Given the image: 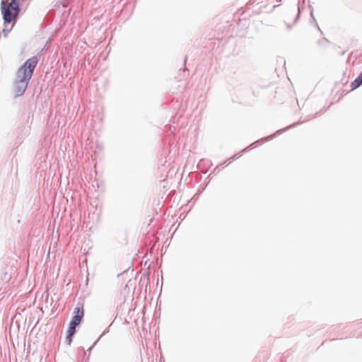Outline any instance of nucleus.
<instances>
[{"instance_id": "1", "label": "nucleus", "mask_w": 362, "mask_h": 362, "mask_svg": "<svg viewBox=\"0 0 362 362\" xmlns=\"http://www.w3.org/2000/svg\"><path fill=\"white\" fill-rule=\"evenodd\" d=\"M37 62L38 58L33 56L27 59L16 71L13 84L16 97L21 96L25 93Z\"/></svg>"}, {"instance_id": "2", "label": "nucleus", "mask_w": 362, "mask_h": 362, "mask_svg": "<svg viewBox=\"0 0 362 362\" xmlns=\"http://www.w3.org/2000/svg\"><path fill=\"white\" fill-rule=\"evenodd\" d=\"M1 11L4 24L16 21L21 11L19 0H1Z\"/></svg>"}, {"instance_id": "3", "label": "nucleus", "mask_w": 362, "mask_h": 362, "mask_svg": "<svg viewBox=\"0 0 362 362\" xmlns=\"http://www.w3.org/2000/svg\"><path fill=\"white\" fill-rule=\"evenodd\" d=\"M311 118V117L309 115L306 118H305V119L302 120V119H300L299 122L298 123H293V124L291 125H289L286 128H284V129H279V130H277L274 134H272V135H269L268 136H265L264 138H262L257 141H256L255 142L252 143V144H250L249 146L246 147L245 148H244L243 150H242L240 152H239L238 154H235L233 158L232 159H237L238 158H240L243 153L245 152H247L249 149L250 148H255L257 144H262V142L264 141H268L271 139H272L273 138L275 137L276 135H278V134H281L282 132L286 131L287 129L293 127H295L296 125V124H300V123H303L305 121H308Z\"/></svg>"}, {"instance_id": "4", "label": "nucleus", "mask_w": 362, "mask_h": 362, "mask_svg": "<svg viewBox=\"0 0 362 362\" xmlns=\"http://www.w3.org/2000/svg\"><path fill=\"white\" fill-rule=\"evenodd\" d=\"M84 315L83 309L76 307L74 310V315L71 317L70 322L79 325L82 322Z\"/></svg>"}, {"instance_id": "5", "label": "nucleus", "mask_w": 362, "mask_h": 362, "mask_svg": "<svg viewBox=\"0 0 362 362\" xmlns=\"http://www.w3.org/2000/svg\"><path fill=\"white\" fill-rule=\"evenodd\" d=\"M362 85V71L356 78V79L351 83V87L352 90H355L359 88Z\"/></svg>"}, {"instance_id": "6", "label": "nucleus", "mask_w": 362, "mask_h": 362, "mask_svg": "<svg viewBox=\"0 0 362 362\" xmlns=\"http://www.w3.org/2000/svg\"><path fill=\"white\" fill-rule=\"evenodd\" d=\"M77 326H78L77 325H75V324L71 323V322H69V327H68V329H67V333H69L70 335L71 334H75L76 332V327Z\"/></svg>"}, {"instance_id": "7", "label": "nucleus", "mask_w": 362, "mask_h": 362, "mask_svg": "<svg viewBox=\"0 0 362 362\" xmlns=\"http://www.w3.org/2000/svg\"><path fill=\"white\" fill-rule=\"evenodd\" d=\"M74 335V334L70 335L69 333H67L66 337V341L68 344H71V343L72 342Z\"/></svg>"}, {"instance_id": "8", "label": "nucleus", "mask_w": 362, "mask_h": 362, "mask_svg": "<svg viewBox=\"0 0 362 362\" xmlns=\"http://www.w3.org/2000/svg\"><path fill=\"white\" fill-rule=\"evenodd\" d=\"M310 15H311V17H312V18H313V21H314V22H315V26L317 28V29H318L320 32H322V31H321V30H320V27H319V25H318V24H317V22H316V20H315V18L314 16H313V11H311Z\"/></svg>"}, {"instance_id": "9", "label": "nucleus", "mask_w": 362, "mask_h": 362, "mask_svg": "<svg viewBox=\"0 0 362 362\" xmlns=\"http://www.w3.org/2000/svg\"><path fill=\"white\" fill-rule=\"evenodd\" d=\"M11 28H10V29L4 28L3 33H4V36H6L7 34L11 31Z\"/></svg>"}, {"instance_id": "10", "label": "nucleus", "mask_w": 362, "mask_h": 362, "mask_svg": "<svg viewBox=\"0 0 362 362\" xmlns=\"http://www.w3.org/2000/svg\"><path fill=\"white\" fill-rule=\"evenodd\" d=\"M97 342H98V341H95V343H94V344H93V345H92V346H91L88 349V351L89 352H90V351H91L92 349H93V348L94 347V346L97 344Z\"/></svg>"}, {"instance_id": "11", "label": "nucleus", "mask_w": 362, "mask_h": 362, "mask_svg": "<svg viewBox=\"0 0 362 362\" xmlns=\"http://www.w3.org/2000/svg\"><path fill=\"white\" fill-rule=\"evenodd\" d=\"M299 15H300V9L298 8V15H297V16H296V19H295V22H296V21H297V20H298V17H299Z\"/></svg>"}, {"instance_id": "12", "label": "nucleus", "mask_w": 362, "mask_h": 362, "mask_svg": "<svg viewBox=\"0 0 362 362\" xmlns=\"http://www.w3.org/2000/svg\"><path fill=\"white\" fill-rule=\"evenodd\" d=\"M109 332L108 329H105V330L103 332V333L102 334V335H101V336L105 335V334L107 332Z\"/></svg>"}, {"instance_id": "13", "label": "nucleus", "mask_w": 362, "mask_h": 362, "mask_svg": "<svg viewBox=\"0 0 362 362\" xmlns=\"http://www.w3.org/2000/svg\"><path fill=\"white\" fill-rule=\"evenodd\" d=\"M287 28H288V29H291V25H289V24H288V25H287Z\"/></svg>"}]
</instances>
